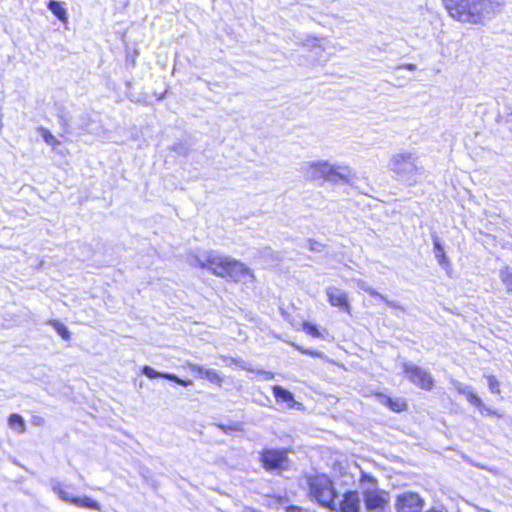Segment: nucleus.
Here are the masks:
<instances>
[{"label":"nucleus","instance_id":"obj_1","mask_svg":"<svg viewBox=\"0 0 512 512\" xmlns=\"http://www.w3.org/2000/svg\"><path fill=\"white\" fill-rule=\"evenodd\" d=\"M442 5L454 21L483 26L501 9L502 3L494 0H441Z\"/></svg>","mask_w":512,"mask_h":512},{"label":"nucleus","instance_id":"obj_2","mask_svg":"<svg viewBox=\"0 0 512 512\" xmlns=\"http://www.w3.org/2000/svg\"><path fill=\"white\" fill-rule=\"evenodd\" d=\"M200 267L207 269L213 275L220 278H227L232 282L238 283L249 279H255L253 271L244 263L230 257L209 254Z\"/></svg>","mask_w":512,"mask_h":512},{"label":"nucleus","instance_id":"obj_3","mask_svg":"<svg viewBox=\"0 0 512 512\" xmlns=\"http://www.w3.org/2000/svg\"><path fill=\"white\" fill-rule=\"evenodd\" d=\"M306 483L311 500L327 510L336 509L338 493L333 480L327 474H313L307 477Z\"/></svg>","mask_w":512,"mask_h":512},{"label":"nucleus","instance_id":"obj_4","mask_svg":"<svg viewBox=\"0 0 512 512\" xmlns=\"http://www.w3.org/2000/svg\"><path fill=\"white\" fill-rule=\"evenodd\" d=\"M359 481L371 486L362 493L365 509L368 512H385L390 505L389 492L379 488L377 479L368 473L362 472Z\"/></svg>","mask_w":512,"mask_h":512},{"label":"nucleus","instance_id":"obj_5","mask_svg":"<svg viewBox=\"0 0 512 512\" xmlns=\"http://www.w3.org/2000/svg\"><path fill=\"white\" fill-rule=\"evenodd\" d=\"M289 449L287 448H263L259 453L261 466L267 472L281 474L288 470L290 460L288 457Z\"/></svg>","mask_w":512,"mask_h":512},{"label":"nucleus","instance_id":"obj_6","mask_svg":"<svg viewBox=\"0 0 512 512\" xmlns=\"http://www.w3.org/2000/svg\"><path fill=\"white\" fill-rule=\"evenodd\" d=\"M403 373L412 384L421 390L431 391L435 386L432 375L420 366L405 363L403 365Z\"/></svg>","mask_w":512,"mask_h":512},{"label":"nucleus","instance_id":"obj_7","mask_svg":"<svg viewBox=\"0 0 512 512\" xmlns=\"http://www.w3.org/2000/svg\"><path fill=\"white\" fill-rule=\"evenodd\" d=\"M424 499L416 492H404L395 501L396 512H422Z\"/></svg>","mask_w":512,"mask_h":512},{"label":"nucleus","instance_id":"obj_8","mask_svg":"<svg viewBox=\"0 0 512 512\" xmlns=\"http://www.w3.org/2000/svg\"><path fill=\"white\" fill-rule=\"evenodd\" d=\"M311 180L338 181L342 176L326 162H316L309 166Z\"/></svg>","mask_w":512,"mask_h":512},{"label":"nucleus","instance_id":"obj_9","mask_svg":"<svg viewBox=\"0 0 512 512\" xmlns=\"http://www.w3.org/2000/svg\"><path fill=\"white\" fill-rule=\"evenodd\" d=\"M458 392L465 395L466 400L478 411L482 416L501 418L502 415L495 409L487 407L477 393L473 391H466L465 388L459 387Z\"/></svg>","mask_w":512,"mask_h":512},{"label":"nucleus","instance_id":"obj_10","mask_svg":"<svg viewBox=\"0 0 512 512\" xmlns=\"http://www.w3.org/2000/svg\"><path fill=\"white\" fill-rule=\"evenodd\" d=\"M332 512H360V499L357 490H346L336 502V509Z\"/></svg>","mask_w":512,"mask_h":512},{"label":"nucleus","instance_id":"obj_11","mask_svg":"<svg viewBox=\"0 0 512 512\" xmlns=\"http://www.w3.org/2000/svg\"><path fill=\"white\" fill-rule=\"evenodd\" d=\"M326 296L327 301L332 307H336L349 315L351 314V305L345 292L338 288L330 287L326 289Z\"/></svg>","mask_w":512,"mask_h":512},{"label":"nucleus","instance_id":"obj_12","mask_svg":"<svg viewBox=\"0 0 512 512\" xmlns=\"http://www.w3.org/2000/svg\"><path fill=\"white\" fill-rule=\"evenodd\" d=\"M374 396L390 411L394 413H402L407 411L408 403L404 398L392 397L383 394L382 392H375Z\"/></svg>","mask_w":512,"mask_h":512},{"label":"nucleus","instance_id":"obj_13","mask_svg":"<svg viewBox=\"0 0 512 512\" xmlns=\"http://www.w3.org/2000/svg\"><path fill=\"white\" fill-rule=\"evenodd\" d=\"M190 370L196 372L200 378H206L210 383L221 387L224 382V377L214 369H205L197 364H191Z\"/></svg>","mask_w":512,"mask_h":512},{"label":"nucleus","instance_id":"obj_14","mask_svg":"<svg viewBox=\"0 0 512 512\" xmlns=\"http://www.w3.org/2000/svg\"><path fill=\"white\" fill-rule=\"evenodd\" d=\"M70 503L79 508H86L89 510H97L101 509L99 503L87 496L84 497H72Z\"/></svg>","mask_w":512,"mask_h":512},{"label":"nucleus","instance_id":"obj_15","mask_svg":"<svg viewBox=\"0 0 512 512\" xmlns=\"http://www.w3.org/2000/svg\"><path fill=\"white\" fill-rule=\"evenodd\" d=\"M272 393L277 402H284L292 406L294 403L293 394L279 385L272 387Z\"/></svg>","mask_w":512,"mask_h":512},{"label":"nucleus","instance_id":"obj_16","mask_svg":"<svg viewBox=\"0 0 512 512\" xmlns=\"http://www.w3.org/2000/svg\"><path fill=\"white\" fill-rule=\"evenodd\" d=\"M411 154L410 153H400L396 154L391 159V164L393 171L400 174L404 172V164L410 163Z\"/></svg>","mask_w":512,"mask_h":512},{"label":"nucleus","instance_id":"obj_17","mask_svg":"<svg viewBox=\"0 0 512 512\" xmlns=\"http://www.w3.org/2000/svg\"><path fill=\"white\" fill-rule=\"evenodd\" d=\"M48 8L57 17V19H59L63 23H67V11L60 1L50 0L48 2Z\"/></svg>","mask_w":512,"mask_h":512},{"label":"nucleus","instance_id":"obj_18","mask_svg":"<svg viewBox=\"0 0 512 512\" xmlns=\"http://www.w3.org/2000/svg\"><path fill=\"white\" fill-rule=\"evenodd\" d=\"M8 425L18 433L25 432V422L19 414H10L8 417Z\"/></svg>","mask_w":512,"mask_h":512},{"label":"nucleus","instance_id":"obj_19","mask_svg":"<svg viewBox=\"0 0 512 512\" xmlns=\"http://www.w3.org/2000/svg\"><path fill=\"white\" fill-rule=\"evenodd\" d=\"M500 279L506 287V291L512 294V268L505 266L500 272Z\"/></svg>","mask_w":512,"mask_h":512},{"label":"nucleus","instance_id":"obj_20","mask_svg":"<svg viewBox=\"0 0 512 512\" xmlns=\"http://www.w3.org/2000/svg\"><path fill=\"white\" fill-rule=\"evenodd\" d=\"M433 245H434V250L436 252V258L438 260V263L442 266H448L449 260L446 256L445 251H444L442 245L440 244V242L437 239H435L433 242Z\"/></svg>","mask_w":512,"mask_h":512},{"label":"nucleus","instance_id":"obj_21","mask_svg":"<svg viewBox=\"0 0 512 512\" xmlns=\"http://www.w3.org/2000/svg\"><path fill=\"white\" fill-rule=\"evenodd\" d=\"M301 328L307 335H309L311 337H314V338L322 337V334H321L319 328L317 327V325H315L311 322L303 321L301 323Z\"/></svg>","mask_w":512,"mask_h":512},{"label":"nucleus","instance_id":"obj_22","mask_svg":"<svg viewBox=\"0 0 512 512\" xmlns=\"http://www.w3.org/2000/svg\"><path fill=\"white\" fill-rule=\"evenodd\" d=\"M48 324L52 326L64 340L70 339V332L64 324H62L58 320H49Z\"/></svg>","mask_w":512,"mask_h":512},{"label":"nucleus","instance_id":"obj_23","mask_svg":"<svg viewBox=\"0 0 512 512\" xmlns=\"http://www.w3.org/2000/svg\"><path fill=\"white\" fill-rule=\"evenodd\" d=\"M486 379H487V384H488L490 392L493 394H500V392H501L500 382L497 379V377L495 375L491 374V375H487Z\"/></svg>","mask_w":512,"mask_h":512},{"label":"nucleus","instance_id":"obj_24","mask_svg":"<svg viewBox=\"0 0 512 512\" xmlns=\"http://www.w3.org/2000/svg\"><path fill=\"white\" fill-rule=\"evenodd\" d=\"M41 135L44 141L52 147H56L60 144V141L47 129L42 128Z\"/></svg>","mask_w":512,"mask_h":512},{"label":"nucleus","instance_id":"obj_25","mask_svg":"<svg viewBox=\"0 0 512 512\" xmlns=\"http://www.w3.org/2000/svg\"><path fill=\"white\" fill-rule=\"evenodd\" d=\"M142 373L150 379L164 378V375H169V373L158 372V371L154 370L152 367L147 366V365L143 366Z\"/></svg>","mask_w":512,"mask_h":512},{"label":"nucleus","instance_id":"obj_26","mask_svg":"<svg viewBox=\"0 0 512 512\" xmlns=\"http://www.w3.org/2000/svg\"><path fill=\"white\" fill-rule=\"evenodd\" d=\"M164 378L184 387L190 386L193 383V381L190 378H179L177 375L171 373H169V375H164Z\"/></svg>","mask_w":512,"mask_h":512},{"label":"nucleus","instance_id":"obj_27","mask_svg":"<svg viewBox=\"0 0 512 512\" xmlns=\"http://www.w3.org/2000/svg\"><path fill=\"white\" fill-rule=\"evenodd\" d=\"M54 491L56 492V494L58 495V497L65 501V502H69L70 503V500L73 496H69L66 488L61 485V484H57L55 487H54Z\"/></svg>","mask_w":512,"mask_h":512},{"label":"nucleus","instance_id":"obj_28","mask_svg":"<svg viewBox=\"0 0 512 512\" xmlns=\"http://www.w3.org/2000/svg\"><path fill=\"white\" fill-rule=\"evenodd\" d=\"M295 348L301 353V354H304V355H308V356H311V357H320V352L316 351V350H312V349H307V348H304V347H301L299 345H295Z\"/></svg>","mask_w":512,"mask_h":512},{"label":"nucleus","instance_id":"obj_29","mask_svg":"<svg viewBox=\"0 0 512 512\" xmlns=\"http://www.w3.org/2000/svg\"><path fill=\"white\" fill-rule=\"evenodd\" d=\"M285 512H309L308 509L298 505H288L285 507Z\"/></svg>","mask_w":512,"mask_h":512},{"label":"nucleus","instance_id":"obj_30","mask_svg":"<svg viewBox=\"0 0 512 512\" xmlns=\"http://www.w3.org/2000/svg\"><path fill=\"white\" fill-rule=\"evenodd\" d=\"M308 245L311 251H318L322 247V244L314 239H310Z\"/></svg>","mask_w":512,"mask_h":512},{"label":"nucleus","instance_id":"obj_31","mask_svg":"<svg viewBox=\"0 0 512 512\" xmlns=\"http://www.w3.org/2000/svg\"><path fill=\"white\" fill-rule=\"evenodd\" d=\"M242 512H262V511L257 510L253 507H245Z\"/></svg>","mask_w":512,"mask_h":512}]
</instances>
